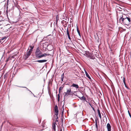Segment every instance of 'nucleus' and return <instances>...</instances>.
Instances as JSON below:
<instances>
[{
  "label": "nucleus",
  "mask_w": 131,
  "mask_h": 131,
  "mask_svg": "<svg viewBox=\"0 0 131 131\" xmlns=\"http://www.w3.org/2000/svg\"><path fill=\"white\" fill-rule=\"evenodd\" d=\"M35 53L37 57L40 58L42 53L38 48L37 49Z\"/></svg>",
  "instance_id": "obj_3"
},
{
  "label": "nucleus",
  "mask_w": 131,
  "mask_h": 131,
  "mask_svg": "<svg viewBox=\"0 0 131 131\" xmlns=\"http://www.w3.org/2000/svg\"><path fill=\"white\" fill-rule=\"evenodd\" d=\"M98 115H99V116L100 118L101 119V118H102V117H101V113L98 114Z\"/></svg>",
  "instance_id": "obj_21"
},
{
  "label": "nucleus",
  "mask_w": 131,
  "mask_h": 131,
  "mask_svg": "<svg viewBox=\"0 0 131 131\" xmlns=\"http://www.w3.org/2000/svg\"><path fill=\"white\" fill-rule=\"evenodd\" d=\"M64 4H63V7H64Z\"/></svg>",
  "instance_id": "obj_36"
},
{
  "label": "nucleus",
  "mask_w": 131,
  "mask_h": 131,
  "mask_svg": "<svg viewBox=\"0 0 131 131\" xmlns=\"http://www.w3.org/2000/svg\"><path fill=\"white\" fill-rule=\"evenodd\" d=\"M50 55L49 54L45 53L43 54H41V56L40 57V58L43 57H46L47 56H49Z\"/></svg>",
  "instance_id": "obj_9"
},
{
  "label": "nucleus",
  "mask_w": 131,
  "mask_h": 131,
  "mask_svg": "<svg viewBox=\"0 0 131 131\" xmlns=\"http://www.w3.org/2000/svg\"><path fill=\"white\" fill-rule=\"evenodd\" d=\"M58 120H57V119H56V122H58Z\"/></svg>",
  "instance_id": "obj_32"
},
{
  "label": "nucleus",
  "mask_w": 131,
  "mask_h": 131,
  "mask_svg": "<svg viewBox=\"0 0 131 131\" xmlns=\"http://www.w3.org/2000/svg\"><path fill=\"white\" fill-rule=\"evenodd\" d=\"M97 111H98V114L101 113L100 111V110L99 109H97Z\"/></svg>",
  "instance_id": "obj_24"
},
{
  "label": "nucleus",
  "mask_w": 131,
  "mask_h": 131,
  "mask_svg": "<svg viewBox=\"0 0 131 131\" xmlns=\"http://www.w3.org/2000/svg\"><path fill=\"white\" fill-rule=\"evenodd\" d=\"M95 121L96 127V128L97 129H98V126H97V121H96V119H95Z\"/></svg>",
  "instance_id": "obj_17"
},
{
  "label": "nucleus",
  "mask_w": 131,
  "mask_h": 131,
  "mask_svg": "<svg viewBox=\"0 0 131 131\" xmlns=\"http://www.w3.org/2000/svg\"><path fill=\"white\" fill-rule=\"evenodd\" d=\"M71 86L77 89H78L79 88V86L77 84H76L74 83Z\"/></svg>",
  "instance_id": "obj_11"
},
{
  "label": "nucleus",
  "mask_w": 131,
  "mask_h": 131,
  "mask_svg": "<svg viewBox=\"0 0 131 131\" xmlns=\"http://www.w3.org/2000/svg\"><path fill=\"white\" fill-rule=\"evenodd\" d=\"M127 16H125V15L124 14L123 15H122V16L121 18H126Z\"/></svg>",
  "instance_id": "obj_19"
},
{
  "label": "nucleus",
  "mask_w": 131,
  "mask_h": 131,
  "mask_svg": "<svg viewBox=\"0 0 131 131\" xmlns=\"http://www.w3.org/2000/svg\"><path fill=\"white\" fill-rule=\"evenodd\" d=\"M91 107L92 108L93 110L94 111V108L92 106H91Z\"/></svg>",
  "instance_id": "obj_30"
},
{
  "label": "nucleus",
  "mask_w": 131,
  "mask_h": 131,
  "mask_svg": "<svg viewBox=\"0 0 131 131\" xmlns=\"http://www.w3.org/2000/svg\"><path fill=\"white\" fill-rule=\"evenodd\" d=\"M54 110L55 114L56 116H57L59 114V110L57 105H55L54 108Z\"/></svg>",
  "instance_id": "obj_6"
},
{
  "label": "nucleus",
  "mask_w": 131,
  "mask_h": 131,
  "mask_svg": "<svg viewBox=\"0 0 131 131\" xmlns=\"http://www.w3.org/2000/svg\"><path fill=\"white\" fill-rule=\"evenodd\" d=\"M80 99L81 100H85V98L84 96H82V97H81L80 98Z\"/></svg>",
  "instance_id": "obj_16"
},
{
  "label": "nucleus",
  "mask_w": 131,
  "mask_h": 131,
  "mask_svg": "<svg viewBox=\"0 0 131 131\" xmlns=\"http://www.w3.org/2000/svg\"><path fill=\"white\" fill-rule=\"evenodd\" d=\"M61 22L62 23H63V21H62Z\"/></svg>",
  "instance_id": "obj_33"
},
{
  "label": "nucleus",
  "mask_w": 131,
  "mask_h": 131,
  "mask_svg": "<svg viewBox=\"0 0 131 131\" xmlns=\"http://www.w3.org/2000/svg\"><path fill=\"white\" fill-rule=\"evenodd\" d=\"M47 61L46 60H37V62L39 63H43L46 62Z\"/></svg>",
  "instance_id": "obj_10"
},
{
  "label": "nucleus",
  "mask_w": 131,
  "mask_h": 131,
  "mask_svg": "<svg viewBox=\"0 0 131 131\" xmlns=\"http://www.w3.org/2000/svg\"><path fill=\"white\" fill-rule=\"evenodd\" d=\"M60 97V96L59 94H58V101H59Z\"/></svg>",
  "instance_id": "obj_20"
},
{
  "label": "nucleus",
  "mask_w": 131,
  "mask_h": 131,
  "mask_svg": "<svg viewBox=\"0 0 131 131\" xmlns=\"http://www.w3.org/2000/svg\"><path fill=\"white\" fill-rule=\"evenodd\" d=\"M125 86L126 88H128L127 86L126 85H126Z\"/></svg>",
  "instance_id": "obj_31"
},
{
  "label": "nucleus",
  "mask_w": 131,
  "mask_h": 131,
  "mask_svg": "<svg viewBox=\"0 0 131 131\" xmlns=\"http://www.w3.org/2000/svg\"><path fill=\"white\" fill-rule=\"evenodd\" d=\"M59 20V17L58 15H57L56 17V22L57 23L58 21Z\"/></svg>",
  "instance_id": "obj_14"
},
{
  "label": "nucleus",
  "mask_w": 131,
  "mask_h": 131,
  "mask_svg": "<svg viewBox=\"0 0 131 131\" xmlns=\"http://www.w3.org/2000/svg\"><path fill=\"white\" fill-rule=\"evenodd\" d=\"M62 88L61 87H60L59 89V92L60 93V91L61 89H62Z\"/></svg>",
  "instance_id": "obj_22"
},
{
  "label": "nucleus",
  "mask_w": 131,
  "mask_h": 131,
  "mask_svg": "<svg viewBox=\"0 0 131 131\" xmlns=\"http://www.w3.org/2000/svg\"><path fill=\"white\" fill-rule=\"evenodd\" d=\"M107 129L108 131H111V127L110 124L108 123L107 125Z\"/></svg>",
  "instance_id": "obj_8"
},
{
  "label": "nucleus",
  "mask_w": 131,
  "mask_h": 131,
  "mask_svg": "<svg viewBox=\"0 0 131 131\" xmlns=\"http://www.w3.org/2000/svg\"><path fill=\"white\" fill-rule=\"evenodd\" d=\"M68 36V38L69 39V40H71V38L70 37V35H69V36Z\"/></svg>",
  "instance_id": "obj_26"
},
{
  "label": "nucleus",
  "mask_w": 131,
  "mask_h": 131,
  "mask_svg": "<svg viewBox=\"0 0 131 131\" xmlns=\"http://www.w3.org/2000/svg\"><path fill=\"white\" fill-rule=\"evenodd\" d=\"M123 82L124 83V84L125 85H126V82H125V79L124 78H123Z\"/></svg>",
  "instance_id": "obj_18"
},
{
  "label": "nucleus",
  "mask_w": 131,
  "mask_h": 131,
  "mask_svg": "<svg viewBox=\"0 0 131 131\" xmlns=\"http://www.w3.org/2000/svg\"><path fill=\"white\" fill-rule=\"evenodd\" d=\"M60 131H62V129H61L60 130Z\"/></svg>",
  "instance_id": "obj_34"
},
{
  "label": "nucleus",
  "mask_w": 131,
  "mask_h": 131,
  "mask_svg": "<svg viewBox=\"0 0 131 131\" xmlns=\"http://www.w3.org/2000/svg\"><path fill=\"white\" fill-rule=\"evenodd\" d=\"M119 21L121 22H123L124 25H127L129 24L131 22L130 19L128 16L126 18H121Z\"/></svg>",
  "instance_id": "obj_1"
},
{
  "label": "nucleus",
  "mask_w": 131,
  "mask_h": 131,
  "mask_svg": "<svg viewBox=\"0 0 131 131\" xmlns=\"http://www.w3.org/2000/svg\"><path fill=\"white\" fill-rule=\"evenodd\" d=\"M68 36L69 35V31L68 27L67 28V32H66Z\"/></svg>",
  "instance_id": "obj_13"
},
{
  "label": "nucleus",
  "mask_w": 131,
  "mask_h": 131,
  "mask_svg": "<svg viewBox=\"0 0 131 131\" xmlns=\"http://www.w3.org/2000/svg\"><path fill=\"white\" fill-rule=\"evenodd\" d=\"M84 71L86 77H87L88 78L90 79L91 80V79L90 76H89V75L88 73L85 70H84Z\"/></svg>",
  "instance_id": "obj_12"
},
{
  "label": "nucleus",
  "mask_w": 131,
  "mask_h": 131,
  "mask_svg": "<svg viewBox=\"0 0 131 131\" xmlns=\"http://www.w3.org/2000/svg\"><path fill=\"white\" fill-rule=\"evenodd\" d=\"M56 123H53L52 125V131H56Z\"/></svg>",
  "instance_id": "obj_7"
},
{
  "label": "nucleus",
  "mask_w": 131,
  "mask_h": 131,
  "mask_svg": "<svg viewBox=\"0 0 131 131\" xmlns=\"http://www.w3.org/2000/svg\"><path fill=\"white\" fill-rule=\"evenodd\" d=\"M71 93L72 92L71 91V89L70 88L67 89V92H64V96H66L68 95H71Z\"/></svg>",
  "instance_id": "obj_5"
},
{
  "label": "nucleus",
  "mask_w": 131,
  "mask_h": 131,
  "mask_svg": "<svg viewBox=\"0 0 131 131\" xmlns=\"http://www.w3.org/2000/svg\"><path fill=\"white\" fill-rule=\"evenodd\" d=\"M86 54L87 57L92 59L94 60L95 58L94 56L93 53L88 52L86 53Z\"/></svg>",
  "instance_id": "obj_4"
},
{
  "label": "nucleus",
  "mask_w": 131,
  "mask_h": 131,
  "mask_svg": "<svg viewBox=\"0 0 131 131\" xmlns=\"http://www.w3.org/2000/svg\"><path fill=\"white\" fill-rule=\"evenodd\" d=\"M30 49H28L27 50L26 54L24 56V58L25 59L28 58L31 53L33 48L31 46H30Z\"/></svg>",
  "instance_id": "obj_2"
},
{
  "label": "nucleus",
  "mask_w": 131,
  "mask_h": 131,
  "mask_svg": "<svg viewBox=\"0 0 131 131\" xmlns=\"http://www.w3.org/2000/svg\"><path fill=\"white\" fill-rule=\"evenodd\" d=\"M56 119H57L58 118V117L57 116H56Z\"/></svg>",
  "instance_id": "obj_28"
},
{
  "label": "nucleus",
  "mask_w": 131,
  "mask_h": 131,
  "mask_svg": "<svg viewBox=\"0 0 131 131\" xmlns=\"http://www.w3.org/2000/svg\"><path fill=\"white\" fill-rule=\"evenodd\" d=\"M77 31L78 32V34L80 36V37H81V35H80V31H79V30L78 29V28H77Z\"/></svg>",
  "instance_id": "obj_15"
},
{
  "label": "nucleus",
  "mask_w": 131,
  "mask_h": 131,
  "mask_svg": "<svg viewBox=\"0 0 131 131\" xmlns=\"http://www.w3.org/2000/svg\"><path fill=\"white\" fill-rule=\"evenodd\" d=\"M6 37H3L2 39L1 40H3L5 39H6Z\"/></svg>",
  "instance_id": "obj_23"
},
{
  "label": "nucleus",
  "mask_w": 131,
  "mask_h": 131,
  "mask_svg": "<svg viewBox=\"0 0 131 131\" xmlns=\"http://www.w3.org/2000/svg\"><path fill=\"white\" fill-rule=\"evenodd\" d=\"M7 9H8L7 8L6 9V14H7V13H8Z\"/></svg>",
  "instance_id": "obj_27"
},
{
  "label": "nucleus",
  "mask_w": 131,
  "mask_h": 131,
  "mask_svg": "<svg viewBox=\"0 0 131 131\" xmlns=\"http://www.w3.org/2000/svg\"><path fill=\"white\" fill-rule=\"evenodd\" d=\"M85 101H86V102H87V101L86 100Z\"/></svg>",
  "instance_id": "obj_35"
},
{
  "label": "nucleus",
  "mask_w": 131,
  "mask_h": 131,
  "mask_svg": "<svg viewBox=\"0 0 131 131\" xmlns=\"http://www.w3.org/2000/svg\"><path fill=\"white\" fill-rule=\"evenodd\" d=\"M89 105L91 106H91H92L91 104L89 103Z\"/></svg>",
  "instance_id": "obj_29"
},
{
  "label": "nucleus",
  "mask_w": 131,
  "mask_h": 131,
  "mask_svg": "<svg viewBox=\"0 0 131 131\" xmlns=\"http://www.w3.org/2000/svg\"><path fill=\"white\" fill-rule=\"evenodd\" d=\"M128 114H129V116H130V117L131 118V115H130V112H129V111H128Z\"/></svg>",
  "instance_id": "obj_25"
}]
</instances>
